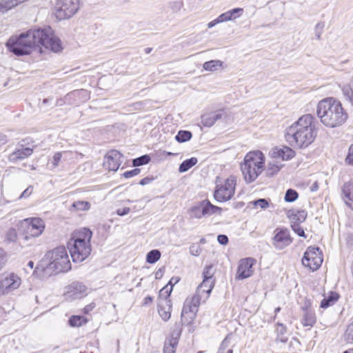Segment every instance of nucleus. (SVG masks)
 Returning <instances> with one entry per match:
<instances>
[{"label": "nucleus", "instance_id": "obj_1", "mask_svg": "<svg viewBox=\"0 0 353 353\" xmlns=\"http://www.w3.org/2000/svg\"><path fill=\"white\" fill-rule=\"evenodd\" d=\"M6 46L10 52L17 56L29 54L41 46L54 52H60L63 48L61 41L53 34L50 28L30 29L19 35H13Z\"/></svg>", "mask_w": 353, "mask_h": 353}, {"label": "nucleus", "instance_id": "obj_2", "mask_svg": "<svg viewBox=\"0 0 353 353\" xmlns=\"http://www.w3.org/2000/svg\"><path fill=\"white\" fill-rule=\"evenodd\" d=\"M317 136L315 118L310 114L301 116L285 130L286 141L293 147L306 148Z\"/></svg>", "mask_w": 353, "mask_h": 353}, {"label": "nucleus", "instance_id": "obj_3", "mask_svg": "<svg viewBox=\"0 0 353 353\" xmlns=\"http://www.w3.org/2000/svg\"><path fill=\"white\" fill-rule=\"evenodd\" d=\"M316 115L321 123L330 128L341 126L348 118L341 103L333 97L325 98L318 103Z\"/></svg>", "mask_w": 353, "mask_h": 353}, {"label": "nucleus", "instance_id": "obj_4", "mask_svg": "<svg viewBox=\"0 0 353 353\" xmlns=\"http://www.w3.org/2000/svg\"><path fill=\"white\" fill-rule=\"evenodd\" d=\"M92 236V232L88 228H83L68 242V248L74 262H81L90 254Z\"/></svg>", "mask_w": 353, "mask_h": 353}, {"label": "nucleus", "instance_id": "obj_5", "mask_svg": "<svg viewBox=\"0 0 353 353\" xmlns=\"http://www.w3.org/2000/svg\"><path fill=\"white\" fill-rule=\"evenodd\" d=\"M264 156L260 150L248 152L244 157V180L254 181L261 173L264 165Z\"/></svg>", "mask_w": 353, "mask_h": 353}, {"label": "nucleus", "instance_id": "obj_6", "mask_svg": "<svg viewBox=\"0 0 353 353\" xmlns=\"http://www.w3.org/2000/svg\"><path fill=\"white\" fill-rule=\"evenodd\" d=\"M45 260L48 261V268L57 272H67L71 268V263L66 248L64 246L57 247L48 252Z\"/></svg>", "mask_w": 353, "mask_h": 353}, {"label": "nucleus", "instance_id": "obj_7", "mask_svg": "<svg viewBox=\"0 0 353 353\" xmlns=\"http://www.w3.org/2000/svg\"><path fill=\"white\" fill-rule=\"evenodd\" d=\"M80 0H57L54 14L59 20L70 18L79 9Z\"/></svg>", "mask_w": 353, "mask_h": 353}, {"label": "nucleus", "instance_id": "obj_8", "mask_svg": "<svg viewBox=\"0 0 353 353\" xmlns=\"http://www.w3.org/2000/svg\"><path fill=\"white\" fill-rule=\"evenodd\" d=\"M21 284V279L17 274L5 272L0 275V296L10 294L18 289Z\"/></svg>", "mask_w": 353, "mask_h": 353}, {"label": "nucleus", "instance_id": "obj_9", "mask_svg": "<svg viewBox=\"0 0 353 353\" xmlns=\"http://www.w3.org/2000/svg\"><path fill=\"white\" fill-rule=\"evenodd\" d=\"M236 179L230 176L223 183H217L214 191V199L219 202L226 201L232 198L234 193Z\"/></svg>", "mask_w": 353, "mask_h": 353}, {"label": "nucleus", "instance_id": "obj_10", "mask_svg": "<svg viewBox=\"0 0 353 353\" xmlns=\"http://www.w3.org/2000/svg\"><path fill=\"white\" fill-rule=\"evenodd\" d=\"M322 263L323 256L319 248L312 246L307 248L302 259L303 265L314 271L316 270Z\"/></svg>", "mask_w": 353, "mask_h": 353}, {"label": "nucleus", "instance_id": "obj_11", "mask_svg": "<svg viewBox=\"0 0 353 353\" xmlns=\"http://www.w3.org/2000/svg\"><path fill=\"white\" fill-rule=\"evenodd\" d=\"M201 302L196 298L188 297L183 304L181 312V321L183 323L190 325L196 316Z\"/></svg>", "mask_w": 353, "mask_h": 353}, {"label": "nucleus", "instance_id": "obj_12", "mask_svg": "<svg viewBox=\"0 0 353 353\" xmlns=\"http://www.w3.org/2000/svg\"><path fill=\"white\" fill-rule=\"evenodd\" d=\"M292 242L290 232L287 229L276 228L274 232L272 245L277 250H283Z\"/></svg>", "mask_w": 353, "mask_h": 353}, {"label": "nucleus", "instance_id": "obj_13", "mask_svg": "<svg viewBox=\"0 0 353 353\" xmlns=\"http://www.w3.org/2000/svg\"><path fill=\"white\" fill-rule=\"evenodd\" d=\"M123 155L116 150H110L105 156L103 167L109 171L116 172L122 163Z\"/></svg>", "mask_w": 353, "mask_h": 353}, {"label": "nucleus", "instance_id": "obj_14", "mask_svg": "<svg viewBox=\"0 0 353 353\" xmlns=\"http://www.w3.org/2000/svg\"><path fill=\"white\" fill-rule=\"evenodd\" d=\"M243 14L242 8H234L220 14L217 18L208 23V28H211L220 23L234 21Z\"/></svg>", "mask_w": 353, "mask_h": 353}, {"label": "nucleus", "instance_id": "obj_15", "mask_svg": "<svg viewBox=\"0 0 353 353\" xmlns=\"http://www.w3.org/2000/svg\"><path fill=\"white\" fill-rule=\"evenodd\" d=\"M214 285V280L203 279L192 298H196L199 302H205L208 299Z\"/></svg>", "mask_w": 353, "mask_h": 353}, {"label": "nucleus", "instance_id": "obj_16", "mask_svg": "<svg viewBox=\"0 0 353 353\" xmlns=\"http://www.w3.org/2000/svg\"><path fill=\"white\" fill-rule=\"evenodd\" d=\"M86 287L81 283H72L69 286H68L67 291L65 293V296L68 299H81L85 296L86 293Z\"/></svg>", "mask_w": 353, "mask_h": 353}, {"label": "nucleus", "instance_id": "obj_17", "mask_svg": "<svg viewBox=\"0 0 353 353\" xmlns=\"http://www.w3.org/2000/svg\"><path fill=\"white\" fill-rule=\"evenodd\" d=\"M294 151L290 147L283 146V148H274L270 152V156L274 159H281V160H289L294 157Z\"/></svg>", "mask_w": 353, "mask_h": 353}, {"label": "nucleus", "instance_id": "obj_18", "mask_svg": "<svg viewBox=\"0 0 353 353\" xmlns=\"http://www.w3.org/2000/svg\"><path fill=\"white\" fill-rule=\"evenodd\" d=\"M45 228V223L40 218H32L28 228L32 236L37 237L40 236Z\"/></svg>", "mask_w": 353, "mask_h": 353}, {"label": "nucleus", "instance_id": "obj_19", "mask_svg": "<svg viewBox=\"0 0 353 353\" xmlns=\"http://www.w3.org/2000/svg\"><path fill=\"white\" fill-rule=\"evenodd\" d=\"M342 198L345 204L353 209V183H344L341 189Z\"/></svg>", "mask_w": 353, "mask_h": 353}, {"label": "nucleus", "instance_id": "obj_20", "mask_svg": "<svg viewBox=\"0 0 353 353\" xmlns=\"http://www.w3.org/2000/svg\"><path fill=\"white\" fill-rule=\"evenodd\" d=\"M32 153L30 148H17L9 155V160L12 162H17L19 160L24 159L30 157Z\"/></svg>", "mask_w": 353, "mask_h": 353}, {"label": "nucleus", "instance_id": "obj_21", "mask_svg": "<svg viewBox=\"0 0 353 353\" xmlns=\"http://www.w3.org/2000/svg\"><path fill=\"white\" fill-rule=\"evenodd\" d=\"M223 117L220 111L206 113L201 117V123L204 126L211 127Z\"/></svg>", "mask_w": 353, "mask_h": 353}, {"label": "nucleus", "instance_id": "obj_22", "mask_svg": "<svg viewBox=\"0 0 353 353\" xmlns=\"http://www.w3.org/2000/svg\"><path fill=\"white\" fill-rule=\"evenodd\" d=\"M172 305L171 301L165 299L161 303L159 304L158 308V312L161 319L167 321L171 316Z\"/></svg>", "mask_w": 353, "mask_h": 353}, {"label": "nucleus", "instance_id": "obj_23", "mask_svg": "<svg viewBox=\"0 0 353 353\" xmlns=\"http://www.w3.org/2000/svg\"><path fill=\"white\" fill-rule=\"evenodd\" d=\"M341 91L345 99L353 106V77L347 83L341 87Z\"/></svg>", "mask_w": 353, "mask_h": 353}, {"label": "nucleus", "instance_id": "obj_24", "mask_svg": "<svg viewBox=\"0 0 353 353\" xmlns=\"http://www.w3.org/2000/svg\"><path fill=\"white\" fill-rule=\"evenodd\" d=\"M201 204L203 207V214H204L205 216L219 214L221 211V208L212 205L208 200H204L201 202Z\"/></svg>", "mask_w": 353, "mask_h": 353}, {"label": "nucleus", "instance_id": "obj_25", "mask_svg": "<svg viewBox=\"0 0 353 353\" xmlns=\"http://www.w3.org/2000/svg\"><path fill=\"white\" fill-rule=\"evenodd\" d=\"M303 310H304V314H303V318L302 320L303 325L305 327H307V326L312 327L316 323V316H315L314 312L313 311H312L311 310L305 309V308H303Z\"/></svg>", "mask_w": 353, "mask_h": 353}, {"label": "nucleus", "instance_id": "obj_26", "mask_svg": "<svg viewBox=\"0 0 353 353\" xmlns=\"http://www.w3.org/2000/svg\"><path fill=\"white\" fill-rule=\"evenodd\" d=\"M339 299V294L336 292H330L327 296H325L321 302V308H327L334 305Z\"/></svg>", "mask_w": 353, "mask_h": 353}, {"label": "nucleus", "instance_id": "obj_27", "mask_svg": "<svg viewBox=\"0 0 353 353\" xmlns=\"http://www.w3.org/2000/svg\"><path fill=\"white\" fill-rule=\"evenodd\" d=\"M256 260L254 258L244 259V279L251 276L254 271L253 265H256Z\"/></svg>", "mask_w": 353, "mask_h": 353}, {"label": "nucleus", "instance_id": "obj_28", "mask_svg": "<svg viewBox=\"0 0 353 353\" xmlns=\"http://www.w3.org/2000/svg\"><path fill=\"white\" fill-rule=\"evenodd\" d=\"M198 162V160L196 157H192L190 159H186L183 161L179 165V172H185L190 169L192 167L195 165Z\"/></svg>", "mask_w": 353, "mask_h": 353}, {"label": "nucleus", "instance_id": "obj_29", "mask_svg": "<svg viewBox=\"0 0 353 353\" xmlns=\"http://www.w3.org/2000/svg\"><path fill=\"white\" fill-rule=\"evenodd\" d=\"M270 204L265 199H259L255 201H251L248 203L247 208H260L261 209H266L269 207Z\"/></svg>", "mask_w": 353, "mask_h": 353}, {"label": "nucleus", "instance_id": "obj_30", "mask_svg": "<svg viewBox=\"0 0 353 353\" xmlns=\"http://www.w3.org/2000/svg\"><path fill=\"white\" fill-rule=\"evenodd\" d=\"M161 252L159 250H152L146 255V261L148 263L153 264L161 258Z\"/></svg>", "mask_w": 353, "mask_h": 353}, {"label": "nucleus", "instance_id": "obj_31", "mask_svg": "<svg viewBox=\"0 0 353 353\" xmlns=\"http://www.w3.org/2000/svg\"><path fill=\"white\" fill-rule=\"evenodd\" d=\"M183 0H174L168 3V8L174 13L179 12L183 8Z\"/></svg>", "mask_w": 353, "mask_h": 353}, {"label": "nucleus", "instance_id": "obj_32", "mask_svg": "<svg viewBox=\"0 0 353 353\" xmlns=\"http://www.w3.org/2000/svg\"><path fill=\"white\" fill-rule=\"evenodd\" d=\"M222 62L219 60H211L204 63L203 67L205 70L214 71L218 67H221Z\"/></svg>", "mask_w": 353, "mask_h": 353}, {"label": "nucleus", "instance_id": "obj_33", "mask_svg": "<svg viewBox=\"0 0 353 353\" xmlns=\"http://www.w3.org/2000/svg\"><path fill=\"white\" fill-rule=\"evenodd\" d=\"M192 138V133L187 130H180L175 137L176 140L179 143L185 142Z\"/></svg>", "mask_w": 353, "mask_h": 353}, {"label": "nucleus", "instance_id": "obj_34", "mask_svg": "<svg viewBox=\"0 0 353 353\" xmlns=\"http://www.w3.org/2000/svg\"><path fill=\"white\" fill-rule=\"evenodd\" d=\"M151 160V158L148 154H144L141 157L136 158L132 160V165L134 167H138L148 163Z\"/></svg>", "mask_w": 353, "mask_h": 353}, {"label": "nucleus", "instance_id": "obj_35", "mask_svg": "<svg viewBox=\"0 0 353 353\" xmlns=\"http://www.w3.org/2000/svg\"><path fill=\"white\" fill-rule=\"evenodd\" d=\"M72 207L77 211L88 210L90 208V203L88 201H77L72 203Z\"/></svg>", "mask_w": 353, "mask_h": 353}, {"label": "nucleus", "instance_id": "obj_36", "mask_svg": "<svg viewBox=\"0 0 353 353\" xmlns=\"http://www.w3.org/2000/svg\"><path fill=\"white\" fill-rule=\"evenodd\" d=\"M298 192L293 189H288L285 194L284 199L286 202L291 203L296 201L298 199Z\"/></svg>", "mask_w": 353, "mask_h": 353}, {"label": "nucleus", "instance_id": "obj_37", "mask_svg": "<svg viewBox=\"0 0 353 353\" xmlns=\"http://www.w3.org/2000/svg\"><path fill=\"white\" fill-rule=\"evenodd\" d=\"M85 323V319L83 316H72L69 319V324L72 327H79Z\"/></svg>", "mask_w": 353, "mask_h": 353}, {"label": "nucleus", "instance_id": "obj_38", "mask_svg": "<svg viewBox=\"0 0 353 353\" xmlns=\"http://www.w3.org/2000/svg\"><path fill=\"white\" fill-rule=\"evenodd\" d=\"M307 212L305 210H298L295 214H292V220L296 223H301L305 221L307 217Z\"/></svg>", "mask_w": 353, "mask_h": 353}, {"label": "nucleus", "instance_id": "obj_39", "mask_svg": "<svg viewBox=\"0 0 353 353\" xmlns=\"http://www.w3.org/2000/svg\"><path fill=\"white\" fill-rule=\"evenodd\" d=\"M344 339L349 343H353V321L347 327L344 334Z\"/></svg>", "mask_w": 353, "mask_h": 353}, {"label": "nucleus", "instance_id": "obj_40", "mask_svg": "<svg viewBox=\"0 0 353 353\" xmlns=\"http://www.w3.org/2000/svg\"><path fill=\"white\" fill-rule=\"evenodd\" d=\"M181 334V330L180 328L175 329L172 332L170 337L166 341L171 342L172 344L178 345Z\"/></svg>", "mask_w": 353, "mask_h": 353}, {"label": "nucleus", "instance_id": "obj_41", "mask_svg": "<svg viewBox=\"0 0 353 353\" xmlns=\"http://www.w3.org/2000/svg\"><path fill=\"white\" fill-rule=\"evenodd\" d=\"M190 216L198 219L205 216L204 214H203V207L201 203L200 205L193 207L191 209Z\"/></svg>", "mask_w": 353, "mask_h": 353}, {"label": "nucleus", "instance_id": "obj_42", "mask_svg": "<svg viewBox=\"0 0 353 353\" xmlns=\"http://www.w3.org/2000/svg\"><path fill=\"white\" fill-rule=\"evenodd\" d=\"M214 273V271L212 265H210L206 266L204 268L203 272V279L214 280L213 279Z\"/></svg>", "mask_w": 353, "mask_h": 353}, {"label": "nucleus", "instance_id": "obj_43", "mask_svg": "<svg viewBox=\"0 0 353 353\" xmlns=\"http://www.w3.org/2000/svg\"><path fill=\"white\" fill-rule=\"evenodd\" d=\"M66 154L67 152H58L54 154L52 159V168H55L59 165L63 155Z\"/></svg>", "mask_w": 353, "mask_h": 353}, {"label": "nucleus", "instance_id": "obj_44", "mask_svg": "<svg viewBox=\"0 0 353 353\" xmlns=\"http://www.w3.org/2000/svg\"><path fill=\"white\" fill-rule=\"evenodd\" d=\"M282 165H276L274 163H270L268 164V174L270 176H273L274 174L278 173L281 170Z\"/></svg>", "mask_w": 353, "mask_h": 353}, {"label": "nucleus", "instance_id": "obj_45", "mask_svg": "<svg viewBox=\"0 0 353 353\" xmlns=\"http://www.w3.org/2000/svg\"><path fill=\"white\" fill-rule=\"evenodd\" d=\"M176 347V344H172L171 342L165 341L163 347V353H175Z\"/></svg>", "mask_w": 353, "mask_h": 353}, {"label": "nucleus", "instance_id": "obj_46", "mask_svg": "<svg viewBox=\"0 0 353 353\" xmlns=\"http://www.w3.org/2000/svg\"><path fill=\"white\" fill-rule=\"evenodd\" d=\"M291 227L294 232L296 233L299 236L306 237L304 230L300 226L299 223L293 222Z\"/></svg>", "mask_w": 353, "mask_h": 353}, {"label": "nucleus", "instance_id": "obj_47", "mask_svg": "<svg viewBox=\"0 0 353 353\" xmlns=\"http://www.w3.org/2000/svg\"><path fill=\"white\" fill-rule=\"evenodd\" d=\"M17 237V232L14 229H10L6 233V239L9 242L15 241Z\"/></svg>", "mask_w": 353, "mask_h": 353}, {"label": "nucleus", "instance_id": "obj_48", "mask_svg": "<svg viewBox=\"0 0 353 353\" xmlns=\"http://www.w3.org/2000/svg\"><path fill=\"white\" fill-rule=\"evenodd\" d=\"M345 162L348 165H353V144L350 145L347 155L345 158Z\"/></svg>", "mask_w": 353, "mask_h": 353}, {"label": "nucleus", "instance_id": "obj_49", "mask_svg": "<svg viewBox=\"0 0 353 353\" xmlns=\"http://www.w3.org/2000/svg\"><path fill=\"white\" fill-rule=\"evenodd\" d=\"M324 28L323 23H318L315 26V35L317 39H321V36Z\"/></svg>", "mask_w": 353, "mask_h": 353}, {"label": "nucleus", "instance_id": "obj_50", "mask_svg": "<svg viewBox=\"0 0 353 353\" xmlns=\"http://www.w3.org/2000/svg\"><path fill=\"white\" fill-rule=\"evenodd\" d=\"M172 290V287H168V285L165 286L163 288H162L160 290L159 296H165V298L167 299V297L170 296L171 292Z\"/></svg>", "mask_w": 353, "mask_h": 353}, {"label": "nucleus", "instance_id": "obj_51", "mask_svg": "<svg viewBox=\"0 0 353 353\" xmlns=\"http://www.w3.org/2000/svg\"><path fill=\"white\" fill-rule=\"evenodd\" d=\"M141 172V170L139 168H134L132 170L127 171L123 173V176L126 179L131 178L132 176L138 175Z\"/></svg>", "mask_w": 353, "mask_h": 353}, {"label": "nucleus", "instance_id": "obj_52", "mask_svg": "<svg viewBox=\"0 0 353 353\" xmlns=\"http://www.w3.org/2000/svg\"><path fill=\"white\" fill-rule=\"evenodd\" d=\"M243 259L239 260V266L238 270L236 272V279L238 280H242L243 279Z\"/></svg>", "mask_w": 353, "mask_h": 353}, {"label": "nucleus", "instance_id": "obj_53", "mask_svg": "<svg viewBox=\"0 0 353 353\" xmlns=\"http://www.w3.org/2000/svg\"><path fill=\"white\" fill-rule=\"evenodd\" d=\"M33 188L32 186L28 187L20 195L19 199L27 198L32 193Z\"/></svg>", "mask_w": 353, "mask_h": 353}, {"label": "nucleus", "instance_id": "obj_54", "mask_svg": "<svg viewBox=\"0 0 353 353\" xmlns=\"http://www.w3.org/2000/svg\"><path fill=\"white\" fill-rule=\"evenodd\" d=\"M217 241L221 245H226L228 243V238L226 235L219 234L217 236Z\"/></svg>", "mask_w": 353, "mask_h": 353}, {"label": "nucleus", "instance_id": "obj_55", "mask_svg": "<svg viewBox=\"0 0 353 353\" xmlns=\"http://www.w3.org/2000/svg\"><path fill=\"white\" fill-rule=\"evenodd\" d=\"M6 263V255L3 252L0 251V271L1 270L3 267L5 265Z\"/></svg>", "mask_w": 353, "mask_h": 353}, {"label": "nucleus", "instance_id": "obj_56", "mask_svg": "<svg viewBox=\"0 0 353 353\" xmlns=\"http://www.w3.org/2000/svg\"><path fill=\"white\" fill-rule=\"evenodd\" d=\"M130 208L125 207L122 209L117 210V214H118L119 216H125V215L128 214L130 212Z\"/></svg>", "mask_w": 353, "mask_h": 353}, {"label": "nucleus", "instance_id": "obj_57", "mask_svg": "<svg viewBox=\"0 0 353 353\" xmlns=\"http://www.w3.org/2000/svg\"><path fill=\"white\" fill-rule=\"evenodd\" d=\"M153 181H154V178L153 177H148V176H147V177H145L143 179H141L139 181V184L141 185H145L147 184L150 183Z\"/></svg>", "mask_w": 353, "mask_h": 353}, {"label": "nucleus", "instance_id": "obj_58", "mask_svg": "<svg viewBox=\"0 0 353 353\" xmlns=\"http://www.w3.org/2000/svg\"><path fill=\"white\" fill-rule=\"evenodd\" d=\"M227 347H228V345H227L225 341H223L221 344L217 353H225V350L227 349Z\"/></svg>", "mask_w": 353, "mask_h": 353}, {"label": "nucleus", "instance_id": "obj_59", "mask_svg": "<svg viewBox=\"0 0 353 353\" xmlns=\"http://www.w3.org/2000/svg\"><path fill=\"white\" fill-rule=\"evenodd\" d=\"M8 141L7 137L5 134H0V146L6 144Z\"/></svg>", "mask_w": 353, "mask_h": 353}, {"label": "nucleus", "instance_id": "obj_60", "mask_svg": "<svg viewBox=\"0 0 353 353\" xmlns=\"http://www.w3.org/2000/svg\"><path fill=\"white\" fill-rule=\"evenodd\" d=\"M152 301H153V298L150 296H148L143 299V305H149V304L152 303Z\"/></svg>", "mask_w": 353, "mask_h": 353}, {"label": "nucleus", "instance_id": "obj_61", "mask_svg": "<svg viewBox=\"0 0 353 353\" xmlns=\"http://www.w3.org/2000/svg\"><path fill=\"white\" fill-rule=\"evenodd\" d=\"M179 281V279L178 277H172L169 283H168V285H170V286H172L173 288V285L176 284Z\"/></svg>", "mask_w": 353, "mask_h": 353}, {"label": "nucleus", "instance_id": "obj_62", "mask_svg": "<svg viewBox=\"0 0 353 353\" xmlns=\"http://www.w3.org/2000/svg\"><path fill=\"white\" fill-rule=\"evenodd\" d=\"M94 305L93 304H90V305H88L85 307L84 308V310H85V313H88L89 312H90L91 310H92V309L94 308Z\"/></svg>", "mask_w": 353, "mask_h": 353}, {"label": "nucleus", "instance_id": "obj_63", "mask_svg": "<svg viewBox=\"0 0 353 353\" xmlns=\"http://www.w3.org/2000/svg\"><path fill=\"white\" fill-rule=\"evenodd\" d=\"M318 188H319V185H318L317 182H315L314 183H313L310 188L312 192L316 191L318 190Z\"/></svg>", "mask_w": 353, "mask_h": 353}, {"label": "nucleus", "instance_id": "obj_64", "mask_svg": "<svg viewBox=\"0 0 353 353\" xmlns=\"http://www.w3.org/2000/svg\"><path fill=\"white\" fill-rule=\"evenodd\" d=\"M28 267H29L30 269H33L34 268V262L32 261H30L28 263Z\"/></svg>", "mask_w": 353, "mask_h": 353}]
</instances>
